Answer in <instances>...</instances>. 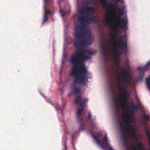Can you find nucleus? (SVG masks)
Wrapping results in <instances>:
<instances>
[{
    "label": "nucleus",
    "instance_id": "cd10ccee",
    "mask_svg": "<svg viewBox=\"0 0 150 150\" xmlns=\"http://www.w3.org/2000/svg\"><path fill=\"white\" fill-rule=\"evenodd\" d=\"M145 129V131L146 132V134H147V136H148V139H149V143L150 144V134L149 133V132L147 128H146Z\"/></svg>",
    "mask_w": 150,
    "mask_h": 150
},
{
    "label": "nucleus",
    "instance_id": "a878e982",
    "mask_svg": "<svg viewBox=\"0 0 150 150\" xmlns=\"http://www.w3.org/2000/svg\"><path fill=\"white\" fill-rule=\"evenodd\" d=\"M142 117L143 118L146 120L147 121L150 120V117L147 115H142Z\"/></svg>",
    "mask_w": 150,
    "mask_h": 150
},
{
    "label": "nucleus",
    "instance_id": "aec40b11",
    "mask_svg": "<svg viewBox=\"0 0 150 150\" xmlns=\"http://www.w3.org/2000/svg\"><path fill=\"white\" fill-rule=\"evenodd\" d=\"M122 132V136L123 139L125 142H126L128 141V138L127 137L126 134L124 132V131Z\"/></svg>",
    "mask_w": 150,
    "mask_h": 150
},
{
    "label": "nucleus",
    "instance_id": "423d86ee",
    "mask_svg": "<svg viewBox=\"0 0 150 150\" xmlns=\"http://www.w3.org/2000/svg\"><path fill=\"white\" fill-rule=\"evenodd\" d=\"M82 100V97L81 96L78 95L76 98L75 103L76 105L79 104L81 107V109H79L77 111V120L80 123L79 127L80 129L82 130L85 129V124L84 122L83 119L85 117V115L83 112L84 105L85 103L88 101V99L87 98L83 99Z\"/></svg>",
    "mask_w": 150,
    "mask_h": 150
},
{
    "label": "nucleus",
    "instance_id": "393cba45",
    "mask_svg": "<svg viewBox=\"0 0 150 150\" xmlns=\"http://www.w3.org/2000/svg\"><path fill=\"white\" fill-rule=\"evenodd\" d=\"M60 13L61 14V16L62 17H64L66 15L67 12L64 11L63 9H60Z\"/></svg>",
    "mask_w": 150,
    "mask_h": 150
},
{
    "label": "nucleus",
    "instance_id": "c03bdc74",
    "mask_svg": "<svg viewBox=\"0 0 150 150\" xmlns=\"http://www.w3.org/2000/svg\"><path fill=\"white\" fill-rule=\"evenodd\" d=\"M105 24H109V23L108 21H105Z\"/></svg>",
    "mask_w": 150,
    "mask_h": 150
},
{
    "label": "nucleus",
    "instance_id": "ea45409f",
    "mask_svg": "<svg viewBox=\"0 0 150 150\" xmlns=\"http://www.w3.org/2000/svg\"><path fill=\"white\" fill-rule=\"evenodd\" d=\"M115 1L116 2H118L119 1H120L122 3L123 2L124 0H115Z\"/></svg>",
    "mask_w": 150,
    "mask_h": 150
},
{
    "label": "nucleus",
    "instance_id": "9b49d317",
    "mask_svg": "<svg viewBox=\"0 0 150 150\" xmlns=\"http://www.w3.org/2000/svg\"><path fill=\"white\" fill-rule=\"evenodd\" d=\"M137 70L139 72V79L140 80H142L145 75V72L147 70V69L145 67H139Z\"/></svg>",
    "mask_w": 150,
    "mask_h": 150
},
{
    "label": "nucleus",
    "instance_id": "20e7f679",
    "mask_svg": "<svg viewBox=\"0 0 150 150\" xmlns=\"http://www.w3.org/2000/svg\"><path fill=\"white\" fill-rule=\"evenodd\" d=\"M123 77L124 81H125V83L122 84L120 81L118 80L116 85L119 90L123 95L122 96L121 95L119 96L120 102L122 105V109H128V102L127 100L129 99V97L128 92L127 89V86L130 84L131 81L125 76H123Z\"/></svg>",
    "mask_w": 150,
    "mask_h": 150
},
{
    "label": "nucleus",
    "instance_id": "f704fd0d",
    "mask_svg": "<svg viewBox=\"0 0 150 150\" xmlns=\"http://www.w3.org/2000/svg\"><path fill=\"white\" fill-rule=\"evenodd\" d=\"M121 68L119 66H116V70L117 71H119L120 70H121Z\"/></svg>",
    "mask_w": 150,
    "mask_h": 150
},
{
    "label": "nucleus",
    "instance_id": "c756f323",
    "mask_svg": "<svg viewBox=\"0 0 150 150\" xmlns=\"http://www.w3.org/2000/svg\"><path fill=\"white\" fill-rule=\"evenodd\" d=\"M92 114L90 112H88V118L86 119L87 122H88L91 119V116H92Z\"/></svg>",
    "mask_w": 150,
    "mask_h": 150
},
{
    "label": "nucleus",
    "instance_id": "c9c22d12",
    "mask_svg": "<svg viewBox=\"0 0 150 150\" xmlns=\"http://www.w3.org/2000/svg\"><path fill=\"white\" fill-rule=\"evenodd\" d=\"M56 110H57V111H59V110H61V111H62V108H61L59 107V106H57V105H56Z\"/></svg>",
    "mask_w": 150,
    "mask_h": 150
},
{
    "label": "nucleus",
    "instance_id": "f8f14e48",
    "mask_svg": "<svg viewBox=\"0 0 150 150\" xmlns=\"http://www.w3.org/2000/svg\"><path fill=\"white\" fill-rule=\"evenodd\" d=\"M102 144L104 146V147H103L104 149L105 148H106L108 149V150H114L110 146L109 142L107 139L106 134H105V136L103 138Z\"/></svg>",
    "mask_w": 150,
    "mask_h": 150
},
{
    "label": "nucleus",
    "instance_id": "a18cd8bd",
    "mask_svg": "<svg viewBox=\"0 0 150 150\" xmlns=\"http://www.w3.org/2000/svg\"><path fill=\"white\" fill-rule=\"evenodd\" d=\"M115 30H116V32H118V31H119V29H118L117 28Z\"/></svg>",
    "mask_w": 150,
    "mask_h": 150
},
{
    "label": "nucleus",
    "instance_id": "f257e3e1",
    "mask_svg": "<svg viewBox=\"0 0 150 150\" xmlns=\"http://www.w3.org/2000/svg\"><path fill=\"white\" fill-rule=\"evenodd\" d=\"M96 52L94 51L81 50L71 55L69 60L70 62L73 64L72 74L75 75L76 72V70H79V68H81V64H83L86 68L84 63L85 60L90 59L89 55L93 54Z\"/></svg>",
    "mask_w": 150,
    "mask_h": 150
},
{
    "label": "nucleus",
    "instance_id": "c85d7f7f",
    "mask_svg": "<svg viewBox=\"0 0 150 150\" xmlns=\"http://www.w3.org/2000/svg\"><path fill=\"white\" fill-rule=\"evenodd\" d=\"M119 12L120 14L121 15H123L124 14V8L123 7L121 8L119 11Z\"/></svg>",
    "mask_w": 150,
    "mask_h": 150
},
{
    "label": "nucleus",
    "instance_id": "6ab92c4d",
    "mask_svg": "<svg viewBox=\"0 0 150 150\" xmlns=\"http://www.w3.org/2000/svg\"><path fill=\"white\" fill-rule=\"evenodd\" d=\"M130 107L132 108L134 110H137L139 108L138 105H135L133 103H130Z\"/></svg>",
    "mask_w": 150,
    "mask_h": 150
},
{
    "label": "nucleus",
    "instance_id": "a19ab883",
    "mask_svg": "<svg viewBox=\"0 0 150 150\" xmlns=\"http://www.w3.org/2000/svg\"><path fill=\"white\" fill-rule=\"evenodd\" d=\"M59 89L60 90L61 93L62 94L64 92L63 89L62 88H60Z\"/></svg>",
    "mask_w": 150,
    "mask_h": 150
},
{
    "label": "nucleus",
    "instance_id": "5701e85b",
    "mask_svg": "<svg viewBox=\"0 0 150 150\" xmlns=\"http://www.w3.org/2000/svg\"><path fill=\"white\" fill-rule=\"evenodd\" d=\"M51 0H43L44 6V8H45V6L49 4Z\"/></svg>",
    "mask_w": 150,
    "mask_h": 150
},
{
    "label": "nucleus",
    "instance_id": "2eb2a0df",
    "mask_svg": "<svg viewBox=\"0 0 150 150\" xmlns=\"http://www.w3.org/2000/svg\"><path fill=\"white\" fill-rule=\"evenodd\" d=\"M112 96L113 97L114 100V110H117L119 109V107L118 104V102L115 96L113 94Z\"/></svg>",
    "mask_w": 150,
    "mask_h": 150
},
{
    "label": "nucleus",
    "instance_id": "dca6fc26",
    "mask_svg": "<svg viewBox=\"0 0 150 150\" xmlns=\"http://www.w3.org/2000/svg\"><path fill=\"white\" fill-rule=\"evenodd\" d=\"M67 138L66 134L64 135L63 137V141L64 144V150H67V147L66 145Z\"/></svg>",
    "mask_w": 150,
    "mask_h": 150
},
{
    "label": "nucleus",
    "instance_id": "39448f33",
    "mask_svg": "<svg viewBox=\"0 0 150 150\" xmlns=\"http://www.w3.org/2000/svg\"><path fill=\"white\" fill-rule=\"evenodd\" d=\"M101 3L104 7L113 9V12L114 14L112 18L116 23V26L120 29H124L125 31L127 30V19L126 18H122L120 15L118 16H116L117 7L114 4H109L106 0L102 1Z\"/></svg>",
    "mask_w": 150,
    "mask_h": 150
},
{
    "label": "nucleus",
    "instance_id": "4468645a",
    "mask_svg": "<svg viewBox=\"0 0 150 150\" xmlns=\"http://www.w3.org/2000/svg\"><path fill=\"white\" fill-rule=\"evenodd\" d=\"M133 129H132V128L131 127H129V129H126L125 130H127L129 132V136L132 137H135L136 136V134L135 132H134L135 129L134 128V126H133Z\"/></svg>",
    "mask_w": 150,
    "mask_h": 150
},
{
    "label": "nucleus",
    "instance_id": "f03ea898",
    "mask_svg": "<svg viewBox=\"0 0 150 150\" xmlns=\"http://www.w3.org/2000/svg\"><path fill=\"white\" fill-rule=\"evenodd\" d=\"M81 68L79 69V70H76V73L75 75H73L71 72V74L73 76L76 78L74 80L73 83L71 85V88L74 94L79 93L81 89L80 87H77L76 84L78 83H84L88 81V72L87 71L83 64H81Z\"/></svg>",
    "mask_w": 150,
    "mask_h": 150
},
{
    "label": "nucleus",
    "instance_id": "b1692460",
    "mask_svg": "<svg viewBox=\"0 0 150 150\" xmlns=\"http://www.w3.org/2000/svg\"><path fill=\"white\" fill-rule=\"evenodd\" d=\"M48 19V16L46 15H44L43 16V20L42 23V24L43 25L44 23L47 22Z\"/></svg>",
    "mask_w": 150,
    "mask_h": 150
},
{
    "label": "nucleus",
    "instance_id": "0eeeda50",
    "mask_svg": "<svg viewBox=\"0 0 150 150\" xmlns=\"http://www.w3.org/2000/svg\"><path fill=\"white\" fill-rule=\"evenodd\" d=\"M88 16L89 15L79 16L77 17V20L79 22H81V24L82 25L91 22L94 23H97L98 22L95 16L88 18L87 16Z\"/></svg>",
    "mask_w": 150,
    "mask_h": 150
},
{
    "label": "nucleus",
    "instance_id": "09e8293b",
    "mask_svg": "<svg viewBox=\"0 0 150 150\" xmlns=\"http://www.w3.org/2000/svg\"><path fill=\"white\" fill-rule=\"evenodd\" d=\"M125 54H126H126H127V52H125Z\"/></svg>",
    "mask_w": 150,
    "mask_h": 150
},
{
    "label": "nucleus",
    "instance_id": "58836bf2",
    "mask_svg": "<svg viewBox=\"0 0 150 150\" xmlns=\"http://www.w3.org/2000/svg\"><path fill=\"white\" fill-rule=\"evenodd\" d=\"M116 66H119V62L117 59H116Z\"/></svg>",
    "mask_w": 150,
    "mask_h": 150
},
{
    "label": "nucleus",
    "instance_id": "e433bc0d",
    "mask_svg": "<svg viewBox=\"0 0 150 150\" xmlns=\"http://www.w3.org/2000/svg\"><path fill=\"white\" fill-rule=\"evenodd\" d=\"M134 110H133V109L132 110H129L128 111V112L130 114H132V113L133 112Z\"/></svg>",
    "mask_w": 150,
    "mask_h": 150
},
{
    "label": "nucleus",
    "instance_id": "7ed1b4c3",
    "mask_svg": "<svg viewBox=\"0 0 150 150\" xmlns=\"http://www.w3.org/2000/svg\"><path fill=\"white\" fill-rule=\"evenodd\" d=\"M87 33V30L79 26H76L74 29V37L78 41L76 42L75 41L73 42L75 47L78 49L81 50L82 49L81 46L83 45H89L91 44L93 41L91 35L87 36V41L84 39L85 34Z\"/></svg>",
    "mask_w": 150,
    "mask_h": 150
},
{
    "label": "nucleus",
    "instance_id": "bb28decb",
    "mask_svg": "<svg viewBox=\"0 0 150 150\" xmlns=\"http://www.w3.org/2000/svg\"><path fill=\"white\" fill-rule=\"evenodd\" d=\"M45 10V15H47L50 14L51 13V11L50 10H48L47 9H46L45 8L44 9Z\"/></svg>",
    "mask_w": 150,
    "mask_h": 150
},
{
    "label": "nucleus",
    "instance_id": "412c9836",
    "mask_svg": "<svg viewBox=\"0 0 150 150\" xmlns=\"http://www.w3.org/2000/svg\"><path fill=\"white\" fill-rule=\"evenodd\" d=\"M123 73L124 75L128 76H131V74L130 71L127 70H123Z\"/></svg>",
    "mask_w": 150,
    "mask_h": 150
},
{
    "label": "nucleus",
    "instance_id": "de8ad7c7",
    "mask_svg": "<svg viewBox=\"0 0 150 150\" xmlns=\"http://www.w3.org/2000/svg\"><path fill=\"white\" fill-rule=\"evenodd\" d=\"M123 117H124V118H125V119H126V117L125 115H123Z\"/></svg>",
    "mask_w": 150,
    "mask_h": 150
},
{
    "label": "nucleus",
    "instance_id": "37998d69",
    "mask_svg": "<svg viewBox=\"0 0 150 150\" xmlns=\"http://www.w3.org/2000/svg\"><path fill=\"white\" fill-rule=\"evenodd\" d=\"M121 77L120 75H118L117 76V77L118 79H119Z\"/></svg>",
    "mask_w": 150,
    "mask_h": 150
},
{
    "label": "nucleus",
    "instance_id": "9d476101",
    "mask_svg": "<svg viewBox=\"0 0 150 150\" xmlns=\"http://www.w3.org/2000/svg\"><path fill=\"white\" fill-rule=\"evenodd\" d=\"M125 36H120L118 40L116 42V44L118 47L122 50L124 49V47H126L127 46V42H124L123 39L125 37Z\"/></svg>",
    "mask_w": 150,
    "mask_h": 150
},
{
    "label": "nucleus",
    "instance_id": "79ce46f5",
    "mask_svg": "<svg viewBox=\"0 0 150 150\" xmlns=\"http://www.w3.org/2000/svg\"><path fill=\"white\" fill-rule=\"evenodd\" d=\"M146 66H150V61L148 62L147 64H146Z\"/></svg>",
    "mask_w": 150,
    "mask_h": 150
},
{
    "label": "nucleus",
    "instance_id": "4c0bfd02",
    "mask_svg": "<svg viewBox=\"0 0 150 150\" xmlns=\"http://www.w3.org/2000/svg\"><path fill=\"white\" fill-rule=\"evenodd\" d=\"M114 111H115V113H116V114H117V118L118 116V115L119 113V110H114Z\"/></svg>",
    "mask_w": 150,
    "mask_h": 150
},
{
    "label": "nucleus",
    "instance_id": "a211bd4d",
    "mask_svg": "<svg viewBox=\"0 0 150 150\" xmlns=\"http://www.w3.org/2000/svg\"><path fill=\"white\" fill-rule=\"evenodd\" d=\"M146 82L147 88L150 90V76L146 79Z\"/></svg>",
    "mask_w": 150,
    "mask_h": 150
},
{
    "label": "nucleus",
    "instance_id": "4be33fe9",
    "mask_svg": "<svg viewBox=\"0 0 150 150\" xmlns=\"http://www.w3.org/2000/svg\"><path fill=\"white\" fill-rule=\"evenodd\" d=\"M111 36L112 38V40L114 43H115L116 42L115 39L117 37V36L116 34H112L111 35Z\"/></svg>",
    "mask_w": 150,
    "mask_h": 150
},
{
    "label": "nucleus",
    "instance_id": "1a4fd4ad",
    "mask_svg": "<svg viewBox=\"0 0 150 150\" xmlns=\"http://www.w3.org/2000/svg\"><path fill=\"white\" fill-rule=\"evenodd\" d=\"M100 50L102 57L104 59L105 61L107 59V53L105 49L106 43L101 41L100 42Z\"/></svg>",
    "mask_w": 150,
    "mask_h": 150
},
{
    "label": "nucleus",
    "instance_id": "6e6552de",
    "mask_svg": "<svg viewBox=\"0 0 150 150\" xmlns=\"http://www.w3.org/2000/svg\"><path fill=\"white\" fill-rule=\"evenodd\" d=\"M117 122L118 125L122 131L126 130V129H129V127H131L132 129H133V125L129 123L130 122V120H125L124 122L125 124L127 125L123 126L122 125L121 121L120 120V117L118 116Z\"/></svg>",
    "mask_w": 150,
    "mask_h": 150
},
{
    "label": "nucleus",
    "instance_id": "49530a36",
    "mask_svg": "<svg viewBox=\"0 0 150 150\" xmlns=\"http://www.w3.org/2000/svg\"><path fill=\"white\" fill-rule=\"evenodd\" d=\"M60 0H59V1H58V4H59V7H60Z\"/></svg>",
    "mask_w": 150,
    "mask_h": 150
},
{
    "label": "nucleus",
    "instance_id": "7c9ffc66",
    "mask_svg": "<svg viewBox=\"0 0 150 150\" xmlns=\"http://www.w3.org/2000/svg\"><path fill=\"white\" fill-rule=\"evenodd\" d=\"M115 52H116V54H117L119 55H121L122 53L123 50V49L122 50V49H121L122 50V51L121 52H119L116 49V47H115Z\"/></svg>",
    "mask_w": 150,
    "mask_h": 150
},
{
    "label": "nucleus",
    "instance_id": "2f4dec72",
    "mask_svg": "<svg viewBox=\"0 0 150 150\" xmlns=\"http://www.w3.org/2000/svg\"><path fill=\"white\" fill-rule=\"evenodd\" d=\"M131 150H137V146L135 144H133Z\"/></svg>",
    "mask_w": 150,
    "mask_h": 150
},
{
    "label": "nucleus",
    "instance_id": "72a5a7b5",
    "mask_svg": "<svg viewBox=\"0 0 150 150\" xmlns=\"http://www.w3.org/2000/svg\"><path fill=\"white\" fill-rule=\"evenodd\" d=\"M90 124L92 128L93 129H94L95 127V125L94 123H93L92 122H91Z\"/></svg>",
    "mask_w": 150,
    "mask_h": 150
},
{
    "label": "nucleus",
    "instance_id": "f3484780",
    "mask_svg": "<svg viewBox=\"0 0 150 150\" xmlns=\"http://www.w3.org/2000/svg\"><path fill=\"white\" fill-rule=\"evenodd\" d=\"M91 134L93 136L96 142L98 144H100V141L99 139V137L100 136L98 134H97L96 135H95L93 133H92Z\"/></svg>",
    "mask_w": 150,
    "mask_h": 150
},
{
    "label": "nucleus",
    "instance_id": "ddd939ff",
    "mask_svg": "<svg viewBox=\"0 0 150 150\" xmlns=\"http://www.w3.org/2000/svg\"><path fill=\"white\" fill-rule=\"evenodd\" d=\"M86 11L90 13H93L94 12V9L93 7H86L82 8L81 10V13H84Z\"/></svg>",
    "mask_w": 150,
    "mask_h": 150
},
{
    "label": "nucleus",
    "instance_id": "473e14b6",
    "mask_svg": "<svg viewBox=\"0 0 150 150\" xmlns=\"http://www.w3.org/2000/svg\"><path fill=\"white\" fill-rule=\"evenodd\" d=\"M74 139V134H73L72 135V138H71V142L73 145V146H74V143H73V140Z\"/></svg>",
    "mask_w": 150,
    "mask_h": 150
}]
</instances>
